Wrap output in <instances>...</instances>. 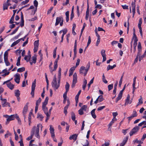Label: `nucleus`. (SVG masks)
Listing matches in <instances>:
<instances>
[{
    "mask_svg": "<svg viewBox=\"0 0 146 146\" xmlns=\"http://www.w3.org/2000/svg\"><path fill=\"white\" fill-rule=\"evenodd\" d=\"M50 132L51 135V136L52 138H54L55 137L54 129L52 126L51 125H50Z\"/></svg>",
    "mask_w": 146,
    "mask_h": 146,
    "instance_id": "obj_14",
    "label": "nucleus"
},
{
    "mask_svg": "<svg viewBox=\"0 0 146 146\" xmlns=\"http://www.w3.org/2000/svg\"><path fill=\"white\" fill-rule=\"evenodd\" d=\"M102 81L105 84H107L108 83V81L105 79V77L104 74L102 76Z\"/></svg>",
    "mask_w": 146,
    "mask_h": 146,
    "instance_id": "obj_35",
    "label": "nucleus"
},
{
    "mask_svg": "<svg viewBox=\"0 0 146 146\" xmlns=\"http://www.w3.org/2000/svg\"><path fill=\"white\" fill-rule=\"evenodd\" d=\"M4 62L6 64L7 66H9L10 64V63L8 62L7 59H4Z\"/></svg>",
    "mask_w": 146,
    "mask_h": 146,
    "instance_id": "obj_44",
    "label": "nucleus"
},
{
    "mask_svg": "<svg viewBox=\"0 0 146 146\" xmlns=\"http://www.w3.org/2000/svg\"><path fill=\"white\" fill-rule=\"evenodd\" d=\"M78 112L79 114L80 115H82L84 113L83 110H82L81 109L78 110Z\"/></svg>",
    "mask_w": 146,
    "mask_h": 146,
    "instance_id": "obj_60",
    "label": "nucleus"
},
{
    "mask_svg": "<svg viewBox=\"0 0 146 146\" xmlns=\"http://www.w3.org/2000/svg\"><path fill=\"white\" fill-rule=\"evenodd\" d=\"M90 67V65L89 63H88V64L87 65L86 68L84 66H81L79 70L80 73L82 75L84 74V76H85L89 69Z\"/></svg>",
    "mask_w": 146,
    "mask_h": 146,
    "instance_id": "obj_2",
    "label": "nucleus"
},
{
    "mask_svg": "<svg viewBox=\"0 0 146 146\" xmlns=\"http://www.w3.org/2000/svg\"><path fill=\"white\" fill-rule=\"evenodd\" d=\"M113 88V84H110L108 85V91H110Z\"/></svg>",
    "mask_w": 146,
    "mask_h": 146,
    "instance_id": "obj_48",
    "label": "nucleus"
},
{
    "mask_svg": "<svg viewBox=\"0 0 146 146\" xmlns=\"http://www.w3.org/2000/svg\"><path fill=\"white\" fill-rule=\"evenodd\" d=\"M81 90H80L78 92V94L76 95L75 97V98H76L77 99L79 98V96L80 94L81 93Z\"/></svg>",
    "mask_w": 146,
    "mask_h": 146,
    "instance_id": "obj_57",
    "label": "nucleus"
},
{
    "mask_svg": "<svg viewBox=\"0 0 146 146\" xmlns=\"http://www.w3.org/2000/svg\"><path fill=\"white\" fill-rule=\"evenodd\" d=\"M91 42V38L90 36L88 37V43H87V46L86 47V48L90 44Z\"/></svg>",
    "mask_w": 146,
    "mask_h": 146,
    "instance_id": "obj_43",
    "label": "nucleus"
},
{
    "mask_svg": "<svg viewBox=\"0 0 146 146\" xmlns=\"http://www.w3.org/2000/svg\"><path fill=\"white\" fill-rule=\"evenodd\" d=\"M139 127L138 126L135 127H134L129 133L130 136H132L133 134L136 133L139 130Z\"/></svg>",
    "mask_w": 146,
    "mask_h": 146,
    "instance_id": "obj_8",
    "label": "nucleus"
},
{
    "mask_svg": "<svg viewBox=\"0 0 146 146\" xmlns=\"http://www.w3.org/2000/svg\"><path fill=\"white\" fill-rule=\"evenodd\" d=\"M14 18L13 17H11L9 21L10 24H12L14 23L13 21L14 20Z\"/></svg>",
    "mask_w": 146,
    "mask_h": 146,
    "instance_id": "obj_62",
    "label": "nucleus"
},
{
    "mask_svg": "<svg viewBox=\"0 0 146 146\" xmlns=\"http://www.w3.org/2000/svg\"><path fill=\"white\" fill-rule=\"evenodd\" d=\"M60 78H58L57 82L56 75L54 77L53 80L52 82V85L54 89L56 90L59 87L60 84Z\"/></svg>",
    "mask_w": 146,
    "mask_h": 146,
    "instance_id": "obj_1",
    "label": "nucleus"
},
{
    "mask_svg": "<svg viewBox=\"0 0 146 146\" xmlns=\"http://www.w3.org/2000/svg\"><path fill=\"white\" fill-rule=\"evenodd\" d=\"M8 52L7 51H6L5 52L4 54V59H7L8 58Z\"/></svg>",
    "mask_w": 146,
    "mask_h": 146,
    "instance_id": "obj_40",
    "label": "nucleus"
},
{
    "mask_svg": "<svg viewBox=\"0 0 146 146\" xmlns=\"http://www.w3.org/2000/svg\"><path fill=\"white\" fill-rule=\"evenodd\" d=\"M70 85L67 82L65 85V89L66 92H67L69 90Z\"/></svg>",
    "mask_w": 146,
    "mask_h": 146,
    "instance_id": "obj_26",
    "label": "nucleus"
},
{
    "mask_svg": "<svg viewBox=\"0 0 146 146\" xmlns=\"http://www.w3.org/2000/svg\"><path fill=\"white\" fill-rule=\"evenodd\" d=\"M73 9H74V6H73L72 7V11H71V15H70V20H72L73 18V17H74V11H73Z\"/></svg>",
    "mask_w": 146,
    "mask_h": 146,
    "instance_id": "obj_28",
    "label": "nucleus"
},
{
    "mask_svg": "<svg viewBox=\"0 0 146 146\" xmlns=\"http://www.w3.org/2000/svg\"><path fill=\"white\" fill-rule=\"evenodd\" d=\"M36 80H35L34 82L32 83L31 86V94L33 97H34V92L36 86Z\"/></svg>",
    "mask_w": 146,
    "mask_h": 146,
    "instance_id": "obj_9",
    "label": "nucleus"
},
{
    "mask_svg": "<svg viewBox=\"0 0 146 146\" xmlns=\"http://www.w3.org/2000/svg\"><path fill=\"white\" fill-rule=\"evenodd\" d=\"M25 68L24 67H23L18 68L17 70V71L18 72H21L25 71Z\"/></svg>",
    "mask_w": 146,
    "mask_h": 146,
    "instance_id": "obj_29",
    "label": "nucleus"
},
{
    "mask_svg": "<svg viewBox=\"0 0 146 146\" xmlns=\"http://www.w3.org/2000/svg\"><path fill=\"white\" fill-rule=\"evenodd\" d=\"M138 102L140 104H142L143 103V98L141 96H140V98L139 99Z\"/></svg>",
    "mask_w": 146,
    "mask_h": 146,
    "instance_id": "obj_50",
    "label": "nucleus"
},
{
    "mask_svg": "<svg viewBox=\"0 0 146 146\" xmlns=\"http://www.w3.org/2000/svg\"><path fill=\"white\" fill-rule=\"evenodd\" d=\"M28 39L29 38H27V40L25 41L24 42L23 44V46H24L26 45L27 44L28 42Z\"/></svg>",
    "mask_w": 146,
    "mask_h": 146,
    "instance_id": "obj_55",
    "label": "nucleus"
},
{
    "mask_svg": "<svg viewBox=\"0 0 146 146\" xmlns=\"http://www.w3.org/2000/svg\"><path fill=\"white\" fill-rule=\"evenodd\" d=\"M77 136L78 134H73L70 136L69 139L71 140L73 139L75 141L76 140Z\"/></svg>",
    "mask_w": 146,
    "mask_h": 146,
    "instance_id": "obj_20",
    "label": "nucleus"
},
{
    "mask_svg": "<svg viewBox=\"0 0 146 146\" xmlns=\"http://www.w3.org/2000/svg\"><path fill=\"white\" fill-rule=\"evenodd\" d=\"M98 31H100V27H99L98 28ZM98 30H97V28L96 27L95 29V32L96 33V36L98 37V39L97 42L96 43V46H98L99 43L100 42V36L98 34Z\"/></svg>",
    "mask_w": 146,
    "mask_h": 146,
    "instance_id": "obj_7",
    "label": "nucleus"
},
{
    "mask_svg": "<svg viewBox=\"0 0 146 146\" xmlns=\"http://www.w3.org/2000/svg\"><path fill=\"white\" fill-rule=\"evenodd\" d=\"M14 79L15 81L17 83L19 84L20 82V75L18 73H16L14 75Z\"/></svg>",
    "mask_w": 146,
    "mask_h": 146,
    "instance_id": "obj_13",
    "label": "nucleus"
},
{
    "mask_svg": "<svg viewBox=\"0 0 146 146\" xmlns=\"http://www.w3.org/2000/svg\"><path fill=\"white\" fill-rule=\"evenodd\" d=\"M58 67L57 63L56 62H54V70H56Z\"/></svg>",
    "mask_w": 146,
    "mask_h": 146,
    "instance_id": "obj_49",
    "label": "nucleus"
},
{
    "mask_svg": "<svg viewBox=\"0 0 146 146\" xmlns=\"http://www.w3.org/2000/svg\"><path fill=\"white\" fill-rule=\"evenodd\" d=\"M7 87L11 90H13L14 87V85L10 82H7Z\"/></svg>",
    "mask_w": 146,
    "mask_h": 146,
    "instance_id": "obj_18",
    "label": "nucleus"
},
{
    "mask_svg": "<svg viewBox=\"0 0 146 146\" xmlns=\"http://www.w3.org/2000/svg\"><path fill=\"white\" fill-rule=\"evenodd\" d=\"M14 133L15 134V139L16 140H17L19 138V137L16 132L15 131V130H14Z\"/></svg>",
    "mask_w": 146,
    "mask_h": 146,
    "instance_id": "obj_52",
    "label": "nucleus"
},
{
    "mask_svg": "<svg viewBox=\"0 0 146 146\" xmlns=\"http://www.w3.org/2000/svg\"><path fill=\"white\" fill-rule=\"evenodd\" d=\"M110 145V143L108 142H105L104 144H103L101 146H108Z\"/></svg>",
    "mask_w": 146,
    "mask_h": 146,
    "instance_id": "obj_58",
    "label": "nucleus"
},
{
    "mask_svg": "<svg viewBox=\"0 0 146 146\" xmlns=\"http://www.w3.org/2000/svg\"><path fill=\"white\" fill-rule=\"evenodd\" d=\"M40 127L41 128V131H42L43 127L40 124H39L37 125L36 129H35V136L38 139H40V137L39 135V128Z\"/></svg>",
    "mask_w": 146,
    "mask_h": 146,
    "instance_id": "obj_4",
    "label": "nucleus"
},
{
    "mask_svg": "<svg viewBox=\"0 0 146 146\" xmlns=\"http://www.w3.org/2000/svg\"><path fill=\"white\" fill-rule=\"evenodd\" d=\"M96 109H94L91 112V114L92 115V116L94 118H95L96 117V116L95 115V111Z\"/></svg>",
    "mask_w": 146,
    "mask_h": 146,
    "instance_id": "obj_22",
    "label": "nucleus"
},
{
    "mask_svg": "<svg viewBox=\"0 0 146 146\" xmlns=\"http://www.w3.org/2000/svg\"><path fill=\"white\" fill-rule=\"evenodd\" d=\"M19 42V40H17L12 44L11 45V47H13L14 46H15Z\"/></svg>",
    "mask_w": 146,
    "mask_h": 146,
    "instance_id": "obj_27",
    "label": "nucleus"
},
{
    "mask_svg": "<svg viewBox=\"0 0 146 146\" xmlns=\"http://www.w3.org/2000/svg\"><path fill=\"white\" fill-rule=\"evenodd\" d=\"M37 117L40 119L41 121L42 120L43 117L42 114H38L37 115Z\"/></svg>",
    "mask_w": 146,
    "mask_h": 146,
    "instance_id": "obj_45",
    "label": "nucleus"
},
{
    "mask_svg": "<svg viewBox=\"0 0 146 146\" xmlns=\"http://www.w3.org/2000/svg\"><path fill=\"white\" fill-rule=\"evenodd\" d=\"M34 141V140L33 139H32L31 140L29 143V146H34L35 145L34 144H32V143H33V142Z\"/></svg>",
    "mask_w": 146,
    "mask_h": 146,
    "instance_id": "obj_63",
    "label": "nucleus"
},
{
    "mask_svg": "<svg viewBox=\"0 0 146 146\" xmlns=\"http://www.w3.org/2000/svg\"><path fill=\"white\" fill-rule=\"evenodd\" d=\"M128 139V137L127 136L125 138L122 142L120 143L119 146H124L127 141Z\"/></svg>",
    "mask_w": 146,
    "mask_h": 146,
    "instance_id": "obj_19",
    "label": "nucleus"
},
{
    "mask_svg": "<svg viewBox=\"0 0 146 146\" xmlns=\"http://www.w3.org/2000/svg\"><path fill=\"white\" fill-rule=\"evenodd\" d=\"M87 108V105H84L81 108L82 110L84 111H86Z\"/></svg>",
    "mask_w": 146,
    "mask_h": 146,
    "instance_id": "obj_38",
    "label": "nucleus"
},
{
    "mask_svg": "<svg viewBox=\"0 0 146 146\" xmlns=\"http://www.w3.org/2000/svg\"><path fill=\"white\" fill-rule=\"evenodd\" d=\"M4 116L7 118L6 123V124H8L10 121L14 120L15 117L19 118L17 114L12 115L10 116L5 115H4Z\"/></svg>",
    "mask_w": 146,
    "mask_h": 146,
    "instance_id": "obj_3",
    "label": "nucleus"
},
{
    "mask_svg": "<svg viewBox=\"0 0 146 146\" xmlns=\"http://www.w3.org/2000/svg\"><path fill=\"white\" fill-rule=\"evenodd\" d=\"M100 96H99L96 100L94 102V103L95 104H97L98 102V101H100Z\"/></svg>",
    "mask_w": 146,
    "mask_h": 146,
    "instance_id": "obj_54",
    "label": "nucleus"
},
{
    "mask_svg": "<svg viewBox=\"0 0 146 146\" xmlns=\"http://www.w3.org/2000/svg\"><path fill=\"white\" fill-rule=\"evenodd\" d=\"M88 8L87 9V11L86 12V20L88 19V16H89V10L88 9Z\"/></svg>",
    "mask_w": 146,
    "mask_h": 146,
    "instance_id": "obj_47",
    "label": "nucleus"
},
{
    "mask_svg": "<svg viewBox=\"0 0 146 146\" xmlns=\"http://www.w3.org/2000/svg\"><path fill=\"white\" fill-rule=\"evenodd\" d=\"M61 69L60 68H59V70H58V78H60L61 76Z\"/></svg>",
    "mask_w": 146,
    "mask_h": 146,
    "instance_id": "obj_41",
    "label": "nucleus"
},
{
    "mask_svg": "<svg viewBox=\"0 0 146 146\" xmlns=\"http://www.w3.org/2000/svg\"><path fill=\"white\" fill-rule=\"evenodd\" d=\"M32 60L33 62L35 64L36 63V56L35 55L34 56L32 57Z\"/></svg>",
    "mask_w": 146,
    "mask_h": 146,
    "instance_id": "obj_32",
    "label": "nucleus"
},
{
    "mask_svg": "<svg viewBox=\"0 0 146 146\" xmlns=\"http://www.w3.org/2000/svg\"><path fill=\"white\" fill-rule=\"evenodd\" d=\"M67 93V92H66L63 95V97L64 100H66V99Z\"/></svg>",
    "mask_w": 146,
    "mask_h": 146,
    "instance_id": "obj_61",
    "label": "nucleus"
},
{
    "mask_svg": "<svg viewBox=\"0 0 146 146\" xmlns=\"http://www.w3.org/2000/svg\"><path fill=\"white\" fill-rule=\"evenodd\" d=\"M145 53H144L141 56H139V61H140L141 60H142L143 59V58L145 57Z\"/></svg>",
    "mask_w": 146,
    "mask_h": 146,
    "instance_id": "obj_51",
    "label": "nucleus"
},
{
    "mask_svg": "<svg viewBox=\"0 0 146 146\" xmlns=\"http://www.w3.org/2000/svg\"><path fill=\"white\" fill-rule=\"evenodd\" d=\"M101 54L103 57L102 62H105L106 60V55L105 53V50H102L101 51Z\"/></svg>",
    "mask_w": 146,
    "mask_h": 146,
    "instance_id": "obj_16",
    "label": "nucleus"
},
{
    "mask_svg": "<svg viewBox=\"0 0 146 146\" xmlns=\"http://www.w3.org/2000/svg\"><path fill=\"white\" fill-rule=\"evenodd\" d=\"M29 104L28 103H27L26 105L25 106L23 111V115L25 117V114L27 112L28 109V105Z\"/></svg>",
    "mask_w": 146,
    "mask_h": 146,
    "instance_id": "obj_15",
    "label": "nucleus"
},
{
    "mask_svg": "<svg viewBox=\"0 0 146 146\" xmlns=\"http://www.w3.org/2000/svg\"><path fill=\"white\" fill-rule=\"evenodd\" d=\"M0 99L1 101V105L3 107H5L8 106L9 107H10V104L7 102V99H3L2 98V96H0Z\"/></svg>",
    "mask_w": 146,
    "mask_h": 146,
    "instance_id": "obj_5",
    "label": "nucleus"
},
{
    "mask_svg": "<svg viewBox=\"0 0 146 146\" xmlns=\"http://www.w3.org/2000/svg\"><path fill=\"white\" fill-rule=\"evenodd\" d=\"M131 5L132 7V9H135V2H132L131 4Z\"/></svg>",
    "mask_w": 146,
    "mask_h": 146,
    "instance_id": "obj_53",
    "label": "nucleus"
},
{
    "mask_svg": "<svg viewBox=\"0 0 146 146\" xmlns=\"http://www.w3.org/2000/svg\"><path fill=\"white\" fill-rule=\"evenodd\" d=\"M71 118H72V120L73 121H75V119H76V117H75V115L74 113L73 112H71Z\"/></svg>",
    "mask_w": 146,
    "mask_h": 146,
    "instance_id": "obj_30",
    "label": "nucleus"
},
{
    "mask_svg": "<svg viewBox=\"0 0 146 146\" xmlns=\"http://www.w3.org/2000/svg\"><path fill=\"white\" fill-rule=\"evenodd\" d=\"M41 101V99L39 98V99L36 101V106H38Z\"/></svg>",
    "mask_w": 146,
    "mask_h": 146,
    "instance_id": "obj_34",
    "label": "nucleus"
},
{
    "mask_svg": "<svg viewBox=\"0 0 146 146\" xmlns=\"http://www.w3.org/2000/svg\"><path fill=\"white\" fill-rule=\"evenodd\" d=\"M116 66V65L115 64H114L113 66H111L109 65L107 67V70L110 69H112Z\"/></svg>",
    "mask_w": 146,
    "mask_h": 146,
    "instance_id": "obj_23",
    "label": "nucleus"
},
{
    "mask_svg": "<svg viewBox=\"0 0 146 146\" xmlns=\"http://www.w3.org/2000/svg\"><path fill=\"white\" fill-rule=\"evenodd\" d=\"M73 77V80L72 85V88H74L77 82V77L76 73H74Z\"/></svg>",
    "mask_w": 146,
    "mask_h": 146,
    "instance_id": "obj_10",
    "label": "nucleus"
},
{
    "mask_svg": "<svg viewBox=\"0 0 146 146\" xmlns=\"http://www.w3.org/2000/svg\"><path fill=\"white\" fill-rule=\"evenodd\" d=\"M133 141L134 142V143H138L139 144H141L143 143V142L141 141L138 140L137 139H136L135 140Z\"/></svg>",
    "mask_w": 146,
    "mask_h": 146,
    "instance_id": "obj_37",
    "label": "nucleus"
},
{
    "mask_svg": "<svg viewBox=\"0 0 146 146\" xmlns=\"http://www.w3.org/2000/svg\"><path fill=\"white\" fill-rule=\"evenodd\" d=\"M34 46L38 47L39 40H37L35 41L34 42Z\"/></svg>",
    "mask_w": 146,
    "mask_h": 146,
    "instance_id": "obj_31",
    "label": "nucleus"
},
{
    "mask_svg": "<svg viewBox=\"0 0 146 146\" xmlns=\"http://www.w3.org/2000/svg\"><path fill=\"white\" fill-rule=\"evenodd\" d=\"M8 7V5H7V3H4L3 4V10H4L5 9H7Z\"/></svg>",
    "mask_w": 146,
    "mask_h": 146,
    "instance_id": "obj_42",
    "label": "nucleus"
},
{
    "mask_svg": "<svg viewBox=\"0 0 146 146\" xmlns=\"http://www.w3.org/2000/svg\"><path fill=\"white\" fill-rule=\"evenodd\" d=\"M76 28V24H73V25L72 27V32L74 35L76 34V33L74 32V30Z\"/></svg>",
    "mask_w": 146,
    "mask_h": 146,
    "instance_id": "obj_46",
    "label": "nucleus"
},
{
    "mask_svg": "<svg viewBox=\"0 0 146 146\" xmlns=\"http://www.w3.org/2000/svg\"><path fill=\"white\" fill-rule=\"evenodd\" d=\"M80 61V59H77V60L76 62V67H77L79 65Z\"/></svg>",
    "mask_w": 146,
    "mask_h": 146,
    "instance_id": "obj_56",
    "label": "nucleus"
},
{
    "mask_svg": "<svg viewBox=\"0 0 146 146\" xmlns=\"http://www.w3.org/2000/svg\"><path fill=\"white\" fill-rule=\"evenodd\" d=\"M124 88H123V89L121 90L119 93V94L118 96L117 97L116 99V100H115V102L116 103L117 102L120 100L121 98H122V94H123V93L124 91V90H125Z\"/></svg>",
    "mask_w": 146,
    "mask_h": 146,
    "instance_id": "obj_12",
    "label": "nucleus"
},
{
    "mask_svg": "<svg viewBox=\"0 0 146 146\" xmlns=\"http://www.w3.org/2000/svg\"><path fill=\"white\" fill-rule=\"evenodd\" d=\"M48 100V97H46L45 99L44 102L42 103V110L44 113L48 111V108L46 106L47 104Z\"/></svg>",
    "mask_w": 146,
    "mask_h": 146,
    "instance_id": "obj_6",
    "label": "nucleus"
},
{
    "mask_svg": "<svg viewBox=\"0 0 146 146\" xmlns=\"http://www.w3.org/2000/svg\"><path fill=\"white\" fill-rule=\"evenodd\" d=\"M15 96H19L20 95V92L19 90H15Z\"/></svg>",
    "mask_w": 146,
    "mask_h": 146,
    "instance_id": "obj_25",
    "label": "nucleus"
},
{
    "mask_svg": "<svg viewBox=\"0 0 146 146\" xmlns=\"http://www.w3.org/2000/svg\"><path fill=\"white\" fill-rule=\"evenodd\" d=\"M122 7L123 9H128V6L126 5H122Z\"/></svg>",
    "mask_w": 146,
    "mask_h": 146,
    "instance_id": "obj_59",
    "label": "nucleus"
},
{
    "mask_svg": "<svg viewBox=\"0 0 146 146\" xmlns=\"http://www.w3.org/2000/svg\"><path fill=\"white\" fill-rule=\"evenodd\" d=\"M61 21H63V18L61 17H57L56 19V22L55 24V25H58L59 23Z\"/></svg>",
    "mask_w": 146,
    "mask_h": 146,
    "instance_id": "obj_17",
    "label": "nucleus"
},
{
    "mask_svg": "<svg viewBox=\"0 0 146 146\" xmlns=\"http://www.w3.org/2000/svg\"><path fill=\"white\" fill-rule=\"evenodd\" d=\"M132 117L133 118L135 117H136L137 116V112H136V111L135 110H134L133 111V114H132V115H131Z\"/></svg>",
    "mask_w": 146,
    "mask_h": 146,
    "instance_id": "obj_33",
    "label": "nucleus"
},
{
    "mask_svg": "<svg viewBox=\"0 0 146 146\" xmlns=\"http://www.w3.org/2000/svg\"><path fill=\"white\" fill-rule=\"evenodd\" d=\"M68 108V107L67 106H66L64 108V113L66 115L67 113V110Z\"/></svg>",
    "mask_w": 146,
    "mask_h": 146,
    "instance_id": "obj_36",
    "label": "nucleus"
},
{
    "mask_svg": "<svg viewBox=\"0 0 146 146\" xmlns=\"http://www.w3.org/2000/svg\"><path fill=\"white\" fill-rule=\"evenodd\" d=\"M36 128V127L35 126H34L33 128L32 129V131H31V136L28 137L27 138V140H29L33 138V135L35 134V129Z\"/></svg>",
    "mask_w": 146,
    "mask_h": 146,
    "instance_id": "obj_11",
    "label": "nucleus"
},
{
    "mask_svg": "<svg viewBox=\"0 0 146 146\" xmlns=\"http://www.w3.org/2000/svg\"><path fill=\"white\" fill-rule=\"evenodd\" d=\"M31 56H26L24 58V59L27 61L28 62Z\"/></svg>",
    "mask_w": 146,
    "mask_h": 146,
    "instance_id": "obj_39",
    "label": "nucleus"
},
{
    "mask_svg": "<svg viewBox=\"0 0 146 146\" xmlns=\"http://www.w3.org/2000/svg\"><path fill=\"white\" fill-rule=\"evenodd\" d=\"M33 4L34 6L36 8V9L35 11V13L37 10V7L38 6V1L36 0H35L33 2Z\"/></svg>",
    "mask_w": 146,
    "mask_h": 146,
    "instance_id": "obj_24",
    "label": "nucleus"
},
{
    "mask_svg": "<svg viewBox=\"0 0 146 146\" xmlns=\"http://www.w3.org/2000/svg\"><path fill=\"white\" fill-rule=\"evenodd\" d=\"M129 99L130 96L128 94L127 99L125 100V106L126 105L128 104L129 103L130 104L131 103V101L130 102Z\"/></svg>",
    "mask_w": 146,
    "mask_h": 146,
    "instance_id": "obj_21",
    "label": "nucleus"
},
{
    "mask_svg": "<svg viewBox=\"0 0 146 146\" xmlns=\"http://www.w3.org/2000/svg\"><path fill=\"white\" fill-rule=\"evenodd\" d=\"M146 137V134L145 133H144L143 134V136L142 137V138L141 140L142 141H143L145 139Z\"/></svg>",
    "mask_w": 146,
    "mask_h": 146,
    "instance_id": "obj_64",
    "label": "nucleus"
}]
</instances>
